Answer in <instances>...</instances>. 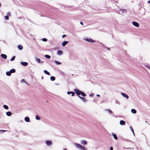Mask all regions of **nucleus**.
<instances>
[{
	"label": "nucleus",
	"mask_w": 150,
	"mask_h": 150,
	"mask_svg": "<svg viewBox=\"0 0 150 150\" xmlns=\"http://www.w3.org/2000/svg\"><path fill=\"white\" fill-rule=\"evenodd\" d=\"M74 144L76 147V148L78 149H80L83 150H87L84 148V146L81 145L77 143H74Z\"/></svg>",
	"instance_id": "nucleus-1"
},
{
	"label": "nucleus",
	"mask_w": 150,
	"mask_h": 150,
	"mask_svg": "<svg viewBox=\"0 0 150 150\" xmlns=\"http://www.w3.org/2000/svg\"><path fill=\"white\" fill-rule=\"evenodd\" d=\"M84 40H86L89 42H95V41L94 40H92L91 38H85L84 39Z\"/></svg>",
	"instance_id": "nucleus-2"
},
{
	"label": "nucleus",
	"mask_w": 150,
	"mask_h": 150,
	"mask_svg": "<svg viewBox=\"0 0 150 150\" xmlns=\"http://www.w3.org/2000/svg\"><path fill=\"white\" fill-rule=\"evenodd\" d=\"M133 25L136 27L138 28L139 26V23L133 21L132 22Z\"/></svg>",
	"instance_id": "nucleus-3"
},
{
	"label": "nucleus",
	"mask_w": 150,
	"mask_h": 150,
	"mask_svg": "<svg viewBox=\"0 0 150 150\" xmlns=\"http://www.w3.org/2000/svg\"><path fill=\"white\" fill-rule=\"evenodd\" d=\"M74 91L78 96H79L81 94V91H79L77 89H76L74 90Z\"/></svg>",
	"instance_id": "nucleus-4"
},
{
	"label": "nucleus",
	"mask_w": 150,
	"mask_h": 150,
	"mask_svg": "<svg viewBox=\"0 0 150 150\" xmlns=\"http://www.w3.org/2000/svg\"><path fill=\"white\" fill-rule=\"evenodd\" d=\"M121 93L124 97H125L126 99H127L129 98V97L127 94L123 93Z\"/></svg>",
	"instance_id": "nucleus-5"
},
{
	"label": "nucleus",
	"mask_w": 150,
	"mask_h": 150,
	"mask_svg": "<svg viewBox=\"0 0 150 150\" xmlns=\"http://www.w3.org/2000/svg\"><path fill=\"white\" fill-rule=\"evenodd\" d=\"M45 143L47 145H50L52 144V143L50 141H47L45 142Z\"/></svg>",
	"instance_id": "nucleus-6"
},
{
	"label": "nucleus",
	"mask_w": 150,
	"mask_h": 150,
	"mask_svg": "<svg viewBox=\"0 0 150 150\" xmlns=\"http://www.w3.org/2000/svg\"><path fill=\"white\" fill-rule=\"evenodd\" d=\"M81 142L82 144L84 145H86L87 144V142L85 140H82L81 141Z\"/></svg>",
	"instance_id": "nucleus-7"
},
{
	"label": "nucleus",
	"mask_w": 150,
	"mask_h": 150,
	"mask_svg": "<svg viewBox=\"0 0 150 150\" xmlns=\"http://www.w3.org/2000/svg\"><path fill=\"white\" fill-rule=\"evenodd\" d=\"M57 54L59 55H61L63 54V52L62 50H58L57 52Z\"/></svg>",
	"instance_id": "nucleus-8"
},
{
	"label": "nucleus",
	"mask_w": 150,
	"mask_h": 150,
	"mask_svg": "<svg viewBox=\"0 0 150 150\" xmlns=\"http://www.w3.org/2000/svg\"><path fill=\"white\" fill-rule=\"evenodd\" d=\"M68 43V41H64L63 42L62 44V46H64L66 45L67 43Z\"/></svg>",
	"instance_id": "nucleus-9"
},
{
	"label": "nucleus",
	"mask_w": 150,
	"mask_h": 150,
	"mask_svg": "<svg viewBox=\"0 0 150 150\" xmlns=\"http://www.w3.org/2000/svg\"><path fill=\"white\" fill-rule=\"evenodd\" d=\"M35 60L38 63H41L40 59L37 57H35Z\"/></svg>",
	"instance_id": "nucleus-10"
},
{
	"label": "nucleus",
	"mask_w": 150,
	"mask_h": 150,
	"mask_svg": "<svg viewBox=\"0 0 150 150\" xmlns=\"http://www.w3.org/2000/svg\"><path fill=\"white\" fill-rule=\"evenodd\" d=\"M1 57L4 59H6L7 57V56L6 55L4 54H1Z\"/></svg>",
	"instance_id": "nucleus-11"
},
{
	"label": "nucleus",
	"mask_w": 150,
	"mask_h": 150,
	"mask_svg": "<svg viewBox=\"0 0 150 150\" xmlns=\"http://www.w3.org/2000/svg\"><path fill=\"white\" fill-rule=\"evenodd\" d=\"M125 122L123 120H121V121H120V124L121 125H125Z\"/></svg>",
	"instance_id": "nucleus-12"
},
{
	"label": "nucleus",
	"mask_w": 150,
	"mask_h": 150,
	"mask_svg": "<svg viewBox=\"0 0 150 150\" xmlns=\"http://www.w3.org/2000/svg\"><path fill=\"white\" fill-rule=\"evenodd\" d=\"M25 121L26 122H28L30 121V119L28 117H26L24 118Z\"/></svg>",
	"instance_id": "nucleus-13"
},
{
	"label": "nucleus",
	"mask_w": 150,
	"mask_h": 150,
	"mask_svg": "<svg viewBox=\"0 0 150 150\" xmlns=\"http://www.w3.org/2000/svg\"><path fill=\"white\" fill-rule=\"evenodd\" d=\"M21 64L24 66H26L28 65V63L26 62H21Z\"/></svg>",
	"instance_id": "nucleus-14"
},
{
	"label": "nucleus",
	"mask_w": 150,
	"mask_h": 150,
	"mask_svg": "<svg viewBox=\"0 0 150 150\" xmlns=\"http://www.w3.org/2000/svg\"><path fill=\"white\" fill-rule=\"evenodd\" d=\"M79 97L80 98L82 101H83V102H85L86 101V100L85 98L83 97L79 96Z\"/></svg>",
	"instance_id": "nucleus-15"
},
{
	"label": "nucleus",
	"mask_w": 150,
	"mask_h": 150,
	"mask_svg": "<svg viewBox=\"0 0 150 150\" xmlns=\"http://www.w3.org/2000/svg\"><path fill=\"white\" fill-rule=\"evenodd\" d=\"M112 135L113 136L114 139L115 140H117V137L115 134L113 133H112Z\"/></svg>",
	"instance_id": "nucleus-16"
},
{
	"label": "nucleus",
	"mask_w": 150,
	"mask_h": 150,
	"mask_svg": "<svg viewBox=\"0 0 150 150\" xmlns=\"http://www.w3.org/2000/svg\"><path fill=\"white\" fill-rule=\"evenodd\" d=\"M6 115L7 116H9L11 115V113L10 112H6Z\"/></svg>",
	"instance_id": "nucleus-17"
},
{
	"label": "nucleus",
	"mask_w": 150,
	"mask_h": 150,
	"mask_svg": "<svg viewBox=\"0 0 150 150\" xmlns=\"http://www.w3.org/2000/svg\"><path fill=\"white\" fill-rule=\"evenodd\" d=\"M120 11L122 13H124L126 11L125 10H121L120 9L119 11V13H121L120 12Z\"/></svg>",
	"instance_id": "nucleus-18"
},
{
	"label": "nucleus",
	"mask_w": 150,
	"mask_h": 150,
	"mask_svg": "<svg viewBox=\"0 0 150 150\" xmlns=\"http://www.w3.org/2000/svg\"><path fill=\"white\" fill-rule=\"evenodd\" d=\"M18 48L20 50H21L23 49V47L21 45H19L18 46Z\"/></svg>",
	"instance_id": "nucleus-19"
},
{
	"label": "nucleus",
	"mask_w": 150,
	"mask_h": 150,
	"mask_svg": "<svg viewBox=\"0 0 150 150\" xmlns=\"http://www.w3.org/2000/svg\"><path fill=\"white\" fill-rule=\"evenodd\" d=\"M131 111L134 114H135L137 112L136 110L134 109H132Z\"/></svg>",
	"instance_id": "nucleus-20"
},
{
	"label": "nucleus",
	"mask_w": 150,
	"mask_h": 150,
	"mask_svg": "<svg viewBox=\"0 0 150 150\" xmlns=\"http://www.w3.org/2000/svg\"><path fill=\"white\" fill-rule=\"evenodd\" d=\"M44 73L46 74H47L48 75H50V73L49 72H48V71H47V70H44Z\"/></svg>",
	"instance_id": "nucleus-21"
},
{
	"label": "nucleus",
	"mask_w": 150,
	"mask_h": 150,
	"mask_svg": "<svg viewBox=\"0 0 150 150\" xmlns=\"http://www.w3.org/2000/svg\"><path fill=\"white\" fill-rule=\"evenodd\" d=\"M35 119L38 120H40V117L38 115H36L35 116Z\"/></svg>",
	"instance_id": "nucleus-22"
},
{
	"label": "nucleus",
	"mask_w": 150,
	"mask_h": 150,
	"mask_svg": "<svg viewBox=\"0 0 150 150\" xmlns=\"http://www.w3.org/2000/svg\"><path fill=\"white\" fill-rule=\"evenodd\" d=\"M6 75L8 76H10L11 75V73L10 71H8L6 73Z\"/></svg>",
	"instance_id": "nucleus-23"
},
{
	"label": "nucleus",
	"mask_w": 150,
	"mask_h": 150,
	"mask_svg": "<svg viewBox=\"0 0 150 150\" xmlns=\"http://www.w3.org/2000/svg\"><path fill=\"white\" fill-rule=\"evenodd\" d=\"M11 73H15L16 71V70L14 69H12L10 71Z\"/></svg>",
	"instance_id": "nucleus-24"
},
{
	"label": "nucleus",
	"mask_w": 150,
	"mask_h": 150,
	"mask_svg": "<svg viewBox=\"0 0 150 150\" xmlns=\"http://www.w3.org/2000/svg\"><path fill=\"white\" fill-rule=\"evenodd\" d=\"M50 79L52 81H54L55 80V78L54 76H52L50 77Z\"/></svg>",
	"instance_id": "nucleus-25"
},
{
	"label": "nucleus",
	"mask_w": 150,
	"mask_h": 150,
	"mask_svg": "<svg viewBox=\"0 0 150 150\" xmlns=\"http://www.w3.org/2000/svg\"><path fill=\"white\" fill-rule=\"evenodd\" d=\"M80 93H81V96H86V95L83 92H82L81 91Z\"/></svg>",
	"instance_id": "nucleus-26"
},
{
	"label": "nucleus",
	"mask_w": 150,
	"mask_h": 150,
	"mask_svg": "<svg viewBox=\"0 0 150 150\" xmlns=\"http://www.w3.org/2000/svg\"><path fill=\"white\" fill-rule=\"evenodd\" d=\"M54 63L56 64H61V63L60 62H59L57 61H54Z\"/></svg>",
	"instance_id": "nucleus-27"
},
{
	"label": "nucleus",
	"mask_w": 150,
	"mask_h": 150,
	"mask_svg": "<svg viewBox=\"0 0 150 150\" xmlns=\"http://www.w3.org/2000/svg\"><path fill=\"white\" fill-rule=\"evenodd\" d=\"M45 57L48 59H49L50 58V56L48 55H45Z\"/></svg>",
	"instance_id": "nucleus-28"
},
{
	"label": "nucleus",
	"mask_w": 150,
	"mask_h": 150,
	"mask_svg": "<svg viewBox=\"0 0 150 150\" xmlns=\"http://www.w3.org/2000/svg\"><path fill=\"white\" fill-rule=\"evenodd\" d=\"M3 107L5 109H8V106L6 105H4Z\"/></svg>",
	"instance_id": "nucleus-29"
},
{
	"label": "nucleus",
	"mask_w": 150,
	"mask_h": 150,
	"mask_svg": "<svg viewBox=\"0 0 150 150\" xmlns=\"http://www.w3.org/2000/svg\"><path fill=\"white\" fill-rule=\"evenodd\" d=\"M15 56H13L11 59H10V60L11 61H13L15 59Z\"/></svg>",
	"instance_id": "nucleus-30"
},
{
	"label": "nucleus",
	"mask_w": 150,
	"mask_h": 150,
	"mask_svg": "<svg viewBox=\"0 0 150 150\" xmlns=\"http://www.w3.org/2000/svg\"><path fill=\"white\" fill-rule=\"evenodd\" d=\"M129 128H130V129H131V130L132 131V133H134V130L133 129L132 127L131 126H130L129 127Z\"/></svg>",
	"instance_id": "nucleus-31"
},
{
	"label": "nucleus",
	"mask_w": 150,
	"mask_h": 150,
	"mask_svg": "<svg viewBox=\"0 0 150 150\" xmlns=\"http://www.w3.org/2000/svg\"><path fill=\"white\" fill-rule=\"evenodd\" d=\"M5 19L6 20H8L9 19V17H8V16H5Z\"/></svg>",
	"instance_id": "nucleus-32"
},
{
	"label": "nucleus",
	"mask_w": 150,
	"mask_h": 150,
	"mask_svg": "<svg viewBox=\"0 0 150 150\" xmlns=\"http://www.w3.org/2000/svg\"><path fill=\"white\" fill-rule=\"evenodd\" d=\"M42 40L43 41L46 42L47 41V39L45 38H43L42 39Z\"/></svg>",
	"instance_id": "nucleus-33"
},
{
	"label": "nucleus",
	"mask_w": 150,
	"mask_h": 150,
	"mask_svg": "<svg viewBox=\"0 0 150 150\" xmlns=\"http://www.w3.org/2000/svg\"><path fill=\"white\" fill-rule=\"evenodd\" d=\"M106 110L108 111L110 113H112V111L110 110Z\"/></svg>",
	"instance_id": "nucleus-34"
},
{
	"label": "nucleus",
	"mask_w": 150,
	"mask_h": 150,
	"mask_svg": "<svg viewBox=\"0 0 150 150\" xmlns=\"http://www.w3.org/2000/svg\"><path fill=\"white\" fill-rule=\"evenodd\" d=\"M72 92V91H68L67 92V94L69 95L71 94Z\"/></svg>",
	"instance_id": "nucleus-35"
},
{
	"label": "nucleus",
	"mask_w": 150,
	"mask_h": 150,
	"mask_svg": "<svg viewBox=\"0 0 150 150\" xmlns=\"http://www.w3.org/2000/svg\"><path fill=\"white\" fill-rule=\"evenodd\" d=\"M71 94H72V95H71V96H74V94H75V93H74V92H72V93H71Z\"/></svg>",
	"instance_id": "nucleus-36"
},
{
	"label": "nucleus",
	"mask_w": 150,
	"mask_h": 150,
	"mask_svg": "<svg viewBox=\"0 0 150 150\" xmlns=\"http://www.w3.org/2000/svg\"><path fill=\"white\" fill-rule=\"evenodd\" d=\"M23 82H25V81H24V79H22L21 81V83H23Z\"/></svg>",
	"instance_id": "nucleus-37"
},
{
	"label": "nucleus",
	"mask_w": 150,
	"mask_h": 150,
	"mask_svg": "<svg viewBox=\"0 0 150 150\" xmlns=\"http://www.w3.org/2000/svg\"><path fill=\"white\" fill-rule=\"evenodd\" d=\"M6 131V130H0V132H5Z\"/></svg>",
	"instance_id": "nucleus-38"
},
{
	"label": "nucleus",
	"mask_w": 150,
	"mask_h": 150,
	"mask_svg": "<svg viewBox=\"0 0 150 150\" xmlns=\"http://www.w3.org/2000/svg\"><path fill=\"white\" fill-rule=\"evenodd\" d=\"M7 15L8 16H10L11 13L10 12H9L7 13Z\"/></svg>",
	"instance_id": "nucleus-39"
},
{
	"label": "nucleus",
	"mask_w": 150,
	"mask_h": 150,
	"mask_svg": "<svg viewBox=\"0 0 150 150\" xmlns=\"http://www.w3.org/2000/svg\"><path fill=\"white\" fill-rule=\"evenodd\" d=\"M110 150H113V148L112 147H110Z\"/></svg>",
	"instance_id": "nucleus-40"
},
{
	"label": "nucleus",
	"mask_w": 150,
	"mask_h": 150,
	"mask_svg": "<svg viewBox=\"0 0 150 150\" xmlns=\"http://www.w3.org/2000/svg\"><path fill=\"white\" fill-rule=\"evenodd\" d=\"M66 36V35H62V37L63 38H64V37Z\"/></svg>",
	"instance_id": "nucleus-41"
},
{
	"label": "nucleus",
	"mask_w": 150,
	"mask_h": 150,
	"mask_svg": "<svg viewBox=\"0 0 150 150\" xmlns=\"http://www.w3.org/2000/svg\"><path fill=\"white\" fill-rule=\"evenodd\" d=\"M80 23L82 25H83V23L82 22H80Z\"/></svg>",
	"instance_id": "nucleus-42"
},
{
	"label": "nucleus",
	"mask_w": 150,
	"mask_h": 150,
	"mask_svg": "<svg viewBox=\"0 0 150 150\" xmlns=\"http://www.w3.org/2000/svg\"><path fill=\"white\" fill-rule=\"evenodd\" d=\"M146 67L148 68L149 69H150V67H149L148 66H146Z\"/></svg>",
	"instance_id": "nucleus-43"
},
{
	"label": "nucleus",
	"mask_w": 150,
	"mask_h": 150,
	"mask_svg": "<svg viewBox=\"0 0 150 150\" xmlns=\"http://www.w3.org/2000/svg\"><path fill=\"white\" fill-rule=\"evenodd\" d=\"M90 96H91V97H93V94H90Z\"/></svg>",
	"instance_id": "nucleus-44"
},
{
	"label": "nucleus",
	"mask_w": 150,
	"mask_h": 150,
	"mask_svg": "<svg viewBox=\"0 0 150 150\" xmlns=\"http://www.w3.org/2000/svg\"><path fill=\"white\" fill-rule=\"evenodd\" d=\"M25 83H26L27 85H28V86H29V85L28 83H27V82H25Z\"/></svg>",
	"instance_id": "nucleus-45"
},
{
	"label": "nucleus",
	"mask_w": 150,
	"mask_h": 150,
	"mask_svg": "<svg viewBox=\"0 0 150 150\" xmlns=\"http://www.w3.org/2000/svg\"><path fill=\"white\" fill-rule=\"evenodd\" d=\"M148 4H150V0L149 1H148Z\"/></svg>",
	"instance_id": "nucleus-46"
},
{
	"label": "nucleus",
	"mask_w": 150,
	"mask_h": 150,
	"mask_svg": "<svg viewBox=\"0 0 150 150\" xmlns=\"http://www.w3.org/2000/svg\"><path fill=\"white\" fill-rule=\"evenodd\" d=\"M96 95L98 96H100V95H99V94H97Z\"/></svg>",
	"instance_id": "nucleus-47"
},
{
	"label": "nucleus",
	"mask_w": 150,
	"mask_h": 150,
	"mask_svg": "<svg viewBox=\"0 0 150 150\" xmlns=\"http://www.w3.org/2000/svg\"><path fill=\"white\" fill-rule=\"evenodd\" d=\"M1 3H0V7L1 6Z\"/></svg>",
	"instance_id": "nucleus-48"
},
{
	"label": "nucleus",
	"mask_w": 150,
	"mask_h": 150,
	"mask_svg": "<svg viewBox=\"0 0 150 150\" xmlns=\"http://www.w3.org/2000/svg\"><path fill=\"white\" fill-rule=\"evenodd\" d=\"M133 133V134L134 135V133Z\"/></svg>",
	"instance_id": "nucleus-49"
},
{
	"label": "nucleus",
	"mask_w": 150,
	"mask_h": 150,
	"mask_svg": "<svg viewBox=\"0 0 150 150\" xmlns=\"http://www.w3.org/2000/svg\"><path fill=\"white\" fill-rule=\"evenodd\" d=\"M63 150H66V149H64Z\"/></svg>",
	"instance_id": "nucleus-50"
}]
</instances>
